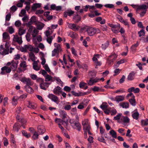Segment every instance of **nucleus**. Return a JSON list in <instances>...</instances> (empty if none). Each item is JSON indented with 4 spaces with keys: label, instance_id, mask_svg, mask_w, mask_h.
Instances as JSON below:
<instances>
[{
    "label": "nucleus",
    "instance_id": "obj_1",
    "mask_svg": "<svg viewBox=\"0 0 148 148\" xmlns=\"http://www.w3.org/2000/svg\"><path fill=\"white\" fill-rule=\"evenodd\" d=\"M86 31L88 34L90 36H93L96 33H99L100 32V30L97 28L89 27L87 28Z\"/></svg>",
    "mask_w": 148,
    "mask_h": 148
},
{
    "label": "nucleus",
    "instance_id": "obj_2",
    "mask_svg": "<svg viewBox=\"0 0 148 148\" xmlns=\"http://www.w3.org/2000/svg\"><path fill=\"white\" fill-rule=\"evenodd\" d=\"M131 6L134 9H136V11H138L139 10H143L144 11H147V9L148 8V3H147V5L143 4L142 5H138L132 4Z\"/></svg>",
    "mask_w": 148,
    "mask_h": 148
},
{
    "label": "nucleus",
    "instance_id": "obj_3",
    "mask_svg": "<svg viewBox=\"0 0 148 148\" xmlns=\"http://www.w3.org/2000/svg\"><path fill=\"white\" fill-rule=\"evenodd\" d=\"M1 74L2 75H4L5 73H10L12 71V69L10 67L7 66H4L1 68Z\"/></svg>",
    "mask_w": 148,
    "mask_h": 148
},
{
    "label": "nucleus",
    "instance_id": "obj_4",
    "mask_svg": "<svg viewBox=\"0 0 148 148\" xmlns=\"http://www.w3.org/2000/svg\"><path fill=\"white\" fill-rule=\"evenodd\" d=\"M117 56L115 53L109 56L108 58V63L109 64H111L115 60L117 57Z\"/></svg>",
    "mask_w": 148,
    "mask_h": 148
},
{
    "label": "nucleus",
    "instance_id": "obj_5",
    "mask_svg": "<svg viewBox=\"0 0 148 148\" xmlns=\"http://www.w3.org/2000/svg\"><path fill=\"white\" fill-rule=\"evenodd\" d=\"M20 80L24 83H25L26 85L25 86L31 85V82L30 79L27 78L25 77H23L20 79Z\"/></svg>",
    "mask_w": 148,
    "mask_h": 148
},
{
    "label": "nucleus",
    "instance_id": "obj_6",
    "mask_svg": "<svg viewBox=\"0 0 148 148\" xmlns=\"http://www.w3.org/2000/svg\"><path fill=\"white\" fill-rule=\"evenodd\" d=\"M18 61H15L13 60L12 61V64L10 66V68L12 69V71H15L17 68V65L18 64Z\"/></svg>",
    "mask_w": 148,
    "mask_h": 148
},
{
    "label": "nucleus",
    "instance_id": "obj_7",
    "mask_svg": "<svg viewBox=\"0 0 148 148\" xmlns=\"http://www.w3.org/2000/svg\"><path fill=\"white\" fill-rule=\"evenodd\" d=\"M48 97L51 99L52 101L58 104L57 101L58 100V97L52 94H49L48 95Z\"/></svg>",
    "mask_w": 148,
    "mask_h": 148
},
{
    "label": "nucleus",
    "instance_id": "obj_8",
    "mask_svg": "<svg viewBox=\"0 0 148 148\" xmlns=\"http://www.w3.org/2000/svg\"><path fill=\"white\" fill-rule=\"evenodd\" d=\"M76 14H75L73 18V19L75 23H78L80 21L81 19V17L76 13Z\"/></svg>",
    "mask_w": 148,
    "mask_h": 148
},
{
    "label": "nucleus",
    "instance_id": "obj_9",
    "mask_svg": "<svg viewBox=\"0 0 148 148\" xmlns=\"http://www.w3.org/2000/svg\"><path fill=\"white\" fill-rule=\"evenodd\" d=\"M37 129L38 132L40 134H43L45 131V127L42 125L38 126L37 127Z\"/></svg>",
    "mask_w": 148,
    "mask_h": 148
},
{
    "label": "nucleus",
    "instance_id": "obj_10",
    "mask_svg": "<svg viewBox=\"0 0 148 148\" xmlns=\"http://www.w3.org/2000/svg\"><path fill=\"white\" fill-rule=\"evenodd\" d=\"M71 126L77 130L79 131L81 130V126L80 123H79L78 121L75 123L74 125H71Z\"/></svg>",
    "mask_w": 148,
    "mask_h": 148
},
{
    "label": "nucleus",
    "instance_id": "obj_11",
    "mask_svg": "<svg viewBox=\"0 0 148 148\" xmlns=\"http://www.w3.org/2000/svg\"><path fill=\"white\" fill-rule=\"evenodd\" d=\"M51 83L48 82H44V81L40 84V88L44 90H46V88L45 87L47 88L48 87L49 85Z\"/></svg>",
    "mask_w": 148,
    "mask_h": 148
},
{
    "label": "nucleus",
    "instance_id": "obj_12",
    "mask_svg": "<svg viewBox=\"0 0 148 148\" xmlns=\"http://www.w3.org/2000/svg\"><path fill=\"white\" fill-rule=\"evenodd\" d=\"M121 120L124 123H127L130 122V119L127 116H122L121 118Z\"/></svg>",
    "mask_w": 148,
    "mask_h": 148
},
{
    "label": "nucleus",
    "instance_id": "obj_13",
    "mask_svg": "<svg viewBox=\"0 0 148 148\" xmlns=\"http://www.w3.org/2000/svg\"><path fill=\"white\" fill-rule=\"evenodd\" d=\"M53 92L55 94L59 95L60 93L62 92L61 88L60 86H58L53 89Z\"/></svg>",
    "mask_w": 148,
    "mask_h": 148
},
{
    "label": "nucleus",
    "instance_id": "obj_14",
    "mask_svg": "<svg viewBox=\"0 0 148 148\" xmlns=\"http://www.w3.org/2000/svg\"><path fill=\"white\" fill-rule=\"evenodd\" d=\"M60 117L62 118V120H64L67 116L66 112L63 110H60L59 111Z\"/></svg>",
    "mask_w": 148,
    "mask_h": 148
},
{
    "label": "nucleus",
    "instance_id": "obj_15",
    "mask_svg": "<svg viewBox=\"0 0 148 148\" xmlns=\"http://www.w3.org/2000/svg\"><path fill=\"white\" fill-rule=\"evenodd\" d=\"M21 126L18 123H15L13 127V130L18 132L19 130L20 129Z\"/></svg>",
    "mask_w": 148,
    "mask_h": 148
},
{
    "label": "nucleus",
    "instance_id": "obj_16",
    "mask_svg": "<svg viewBox=\"0 0 148 148\" xmlns=\"http://www.w3.org/2000/svg\"><path fill=\"white\" fill-rule=\"evenodd\" d=\"M135 74V73L134 72L130 73L128 76L127 79L130 81L133 80L134 79Z\"/></svg>",
    "mask_w": 148,
    "mask_h": 148
},
{
    "label": "nucleus",
    "instance_id": "obj_17",
    "mask_svg": "<svg viewBox=\"0 0 148 148\" xmlns=\"http://www.w3.org/2000/svg\"><path fill=\"white\" fill-rule=\"evenodd\" d=\"M27 106L28 108H30L35 109L37 107V105L36 104L32 103L29 101Z\"/></svg>",
    "mask_w": 148,
    "mask_h": 148
},
{
    "label": "nucleus",
    "instance_id": "obj_18",
    "mask_svg": "<svg viewBox=\"0 0 148 148\" xmlns=\"http://www.w3.org/2000/svg\"><path fill=\"white\" fill-rule=\"evenodd\" d=\"M41 6V4L40 3H36L33 4L32 7V9L34 11H35L37 8H39Z\"/></svg>",
    "mask_w": 148,
    "mask_h": 148
},
{
    "label": "nucleus",
    "instance_id": "obj_19",
    "mask_svg": "<svg viewBox=\"0 0 148 148\" xmlns=\"http://www.w3.org/2000/svg\"><path fill=\"white\" fill-rule=\"evenodd\" d=\"M45 77V81L46 82L51 81V82H53L54 81L53 79V77L49 74H47Z\"/></svg>",
    "mask_w": 148,
    "mask_h": 148
},
{
    "label": "nucleus",
    "instance_id": "obj_20",
    "mask_svg": "<svg viewBox=\"0 0 148 148\" xmlns=\"http://www.w3.org/2000/svg\"><path fill=\"white\" fill-rule=\"evenodd\" d=\"M124 97L123 95H119L115 97L116 101L118 102L123 101L124 99Z\"/></svg>",
    "mask_w": 148,
    "mask_h": 148
},
{
    "label": "nucleus",
    "instance_id": "obj_21",
    "mask_svg": "<svg viewBox=\"0 0 148 148\" xmlns=\"http://www.w3.org/2000/svg\"><path fill=\"white\" fill-rule=\"evenodd\" d=\"M109 45V42L108 41H107L104 43L102 44L101 46L102 49L105 50L108 47Z\"/></svg>",
    "mask_w": 148,
    "mask_h": 148
},
{
    "label": "nucleus",
    "instance_id": "obj_22",
    "mask_svg": "<svg viewBox=\"0 0 148 148\" xmlns=\"http://www.w3.org/2000/svg\"><path fill=\"white\" fill-rule=\"evenodd\" d=\"M139 114L138 112H135L132 114V116L133 118L136 120H137L139 117Z\"/></svg>",
    "mask_w": 148,
    "mask_h": 148
},
{
    "label": "nucleus",
    "instance_id": "obj_23",
    "mask_svg": "<svg viewBox=\"0 0 148 148\" xmlns=\"http://www.w3.org/2000/svg\"><path fill=\"white\" fill-rule=\"evenodd\" d=\"M109 133L113 138H117L116 133L114 130H110Z\"/></svg>",
    "mask_w": 148,
    "mask_h": 148
},
{
    "label": "nucleus",
    "instance_id": "obj_24",
    "mask_svg": "<svg viewBox=\"0 0 148 148\" xmlns=\"http://www.w3.org/2000/svg\"><path fill=\"white\" fill-rule=\"evenodd\" d=\"M25 49H26L27 52V49L30 51H32L33 50L34 47L32 45H25Z\"/></svg>",
    "mask_w": 148,
    "mask_h": 148
},
{
    "label": "nucleus",
    "instance_id": "obj_25",
    "mask_svg": "<svg viewBox=\"0 0 148 148\" xmlns=\"http://www.w3.org/2000/svg\"><path fill=\"white\" fill-rule=\"evenodd\" d=\"M3 38L4 40L10 39V36L8 33L5 32L3 34Z\"/></svg>",
    "mask_w": 148,
    "mask_h": 148
},
{
    "label": "nucleus",
    "instance_id": "obj_26",
    "mask_svg": "<svg viewBox=\"0 0 148 148\" xmlns=\"http://www.w3.org/2000/svg\"><path fill=\"white\" fill-rule=\"evenodd\" d=\"M30 86H25V88L26 91L30 93H31L33 92V90L31 87H30Z\"/></svg>",
    "mask_w": 148,
    "mask_h": 148
},
{
    "label": "nucleus",
    "instance_id": "obj_27",
    "mask_svg": "<svg viewBox=\"0 0 148 148\" xmlns=\"http://www.w3.org/2000/svg\"><path fill=\"white\" fill-rule=\"evenodd\" d=\"M29 56L32 61H34L36 59V57L33 52H31L29 53Z\"/></svg>",
    "mask_w": 148,
    "mask_h": 148
},
{
    "label": "nucleus",
    "instance_id": "obj_28",
    "mask_svg": "<svg viewBox=\"0 0 148 148\" xmlns=\"http://www.w3.org/2000/svg\"><path fill=\"white\" fill-rule=\"evenodd\" d=\"M38 136L39 135L37 132L35 131L34 132L32 137L34 140H36L38 139Z\"/></svg>",
    "mask_w": 148,
    "mask_h": 148
},
{
    "label": "nucleus",
    "instance_id": "obj_29",
    "mask_svg": "<svg viewBox=\"0 0 148 148\" xmlns=\"http://www.w3.org/2000/svg\"><path fill=\"white\" fill-rule=\"evenodd\" d=\"M79 27L78 26L77 27L76 25L74 24H71L70 26V28L73 30L75 31L76 30H78L79 29Z\"/></svg>",
    "mask_w": 148,
    "mask_h": 148
},
{
    "label": "nucleus",
    "instance_id": "obj_30",
    "mask_svg": "<svg viewBox=\"0 0 148 148\" xmlns=\"http://www.w3.org/2000/svg\"><path fill=\"white\" fill-rule=\"evenodd\" d=\"M26 30L23 29L21 28H19L18 30V34L20 36H21L25 33Z\"/></svg>",
    "mask_w": 148,
    "mask_h": 148
},
{
    "label": "nucleus",
    "instance_id": "obj_31",
    "mask_svg": "<svg viewBox=\"0 0 148 148\" xmlns=\"http://www.w3.org/2000/svg\"><path fill=\"white\" fill-rule=\"evenodd\" d=\"M106 8H114V5L112 4H107L105 5L104 6Z\"/></svg>",
    "mask_w": 148,
    "mask_h": 148
},
{
    "label": "nucleus",
    "instance_id": "obj_32",
    "mask_svg": "<svg viewBox=\"0 0 148 148\" xmlns=\"http://www.w3.org/2000/svg\"><path fill=\"white\" fill-rule=\"evenodd\" d=\"M139 44L137 42L136 44L132 45V46L131 49L132 51H135L136 50V48L137 47Z\"/></svg>",
    "mask_w": 148,
    "mask_h": 148
},
{
    "label": "nucleus",
    "instance_id": "obj_33",
    "mask_svg": "<svg viewBox=\"0 0 148 148\" xmlns=\"http://www.w3.org/2000/svg\"><path fill=\"white\" fill-rule=\"evenodd\" d=\"M121 36L123 38V40H122V42L124 44L126 43L127 41V37L125 36L124 34H122Z\"/></svg>",
    "mask_w": 148,
    "mask_h": 148
},
{
    "label": "nucleus",
    "instance_id": "obj_34",
    "mask_svg": "<svg viewBox=\"0 0 148 148\" xmlns=\"http://www.w3.org/2000/svg\"><path fill=\"white\" fill-rule=\"evenodd\" d=\"M92 90L94 92H98L99 91H101V89L99 87L97 86H94L93 88H92Z\"/></svg>",
    "mask_w": 148,
    "mask_h": 148
},
{
    "label": "nucleus",
    "instance_id": "obj_35",
    "mask_svg": "<svg viewBox=\"0 0 148 148\" xmlns=\"http://www.w3.org/2000/svg\"><path fill=\"white\" fill-rule=\"evenodd\" d=\"M141 123L142 125H148V119H146L145 120H142Z\"/></svg>",
    "mask_w": 148,
    "mask_h": 148
},
{
    "label": "nucleus",
    "instance_id": "obj_36",
    "mask_svg": "<svg viewBox=\"0 0 148 148\" xmlns=\"http://www.w3.org/2000/svg\"><path fill=\"white\" fill-rule=\"evenodd\" d=\"M53 39V36H50L47 37V41L49 44H51L52 43V40Z\"/></svg>",
    "mask_w": 148,
    "mask_h": 148
},
{
    "label": "nucleus",
    "instance_id": "obj_37",
    "mask_svg": "<svg viewBox=\"0 0 148 148\" xmlns=\"http://www.w3.org/2000/svg\"><path fill=\"white\" fill-rule=\"evenodd\" d=\"M10 140L11 143L13 144L14 145H16V141L14 137V136L12 134H11V135Z\"/></svg>",
    "mask_w": 148,
    "mask_h": 148
},
{
    "label": "nucleus",
    "instance_id": "obj_38",
    "mask_svg": "<svg viewBox=\"0 0 148 148\" xmlns=\"http://www.w3.org/2000/svg\"><path fill=\"white\" fill-rule=\"evenodd\" d=\"M122 114L121 113H119L116 116H115L114 118V120H116L121 119V116H122Z\"/></svg>",
    "mask_w": 148,
    "mask_h": 148
},
{
    "label": "nucleus",
    "instance_id": "obj_39",
    "mask_svg": "<svg viewBox=\"0 0 148 148\" xmlns=\"http://www.w3.org/2000/svg\"><path fill=\"white\" fill-rule=\"evenodd\" d=\"M138 34L139 35V36L141 37V36L145 35V32L144 29H142L140 31L138 32Z\"/></svg>",
    "mask_w": 148,
    "mask_h": 148
},
{
    "label": "nucleus",
    "instance_id": "obj_40",
    "mask_svg": "<svg viewBox=\"0 0 148 148\" xmlns=\"http://www.w3.org/2000/svg\"><path fill=\"white\" fill-rule=\"evenodd\" d=\"M129 101L130 103L131 104L132 106H135L136 105L135 99H129Z\"/></svg>",
    "mask_w": 148,
    "mask_h": 148
},
{
    "label": "nucleus",
    "instance_id": "obj_41",
    "mask_svg": "<svg viewBox=\"0 0 148 148\" xmlns=\"http://www.w3.org/2000/svg\"><path fill=\"white\" fill-rule=\"evenodd\" d=\"M93 138L92 136H89L87 140L90 143L88 144V145H90V144L93 143Z\"/></svg>",
    "mask_w": 148,
    "mask_h": 148
},
{
    "label": "nucleus",
    "instance_id": "obj_42",
    "mask_svg": "<svg viewBox=\"0 0 148 148\" xmlns=\"http://www.w3.org/2000/svg\"><path fill=\"white\" fill-rule=\"evenodd\" d=\"M30 21L33 23H36L37 22L36 16H32L30 18Z\"/></svg>",
    "mask_w": 148,
    "mask_h": 148
},
{
    "label": "nucleus",
    "instance_id": "obj_43",
    "mask_svg": "<svg viewBox=\"0 0 148 148\" xmlns=\"http://www.w3.org/2000/svg\"><path fill=\"white\" fill-rule=\"evenodd\" d=\"M121 106L123 108H129V104L128 103H123L122 105Z\"/></svg>",
    "mask_w": 148,
    "mask_h": 148
},
{
    "label": "nucleus",
    "instance_id": "obj_44",
    "mask_svg": "<svg viewBox=\"0 0 148 148\" xmlns=\"http://www.w3.org/2000/svg\"><path fill=\"white\" fill-rule=\"evenodd\" d=\"M54 45L55 47H56V48L54 49H56V50L59 51L61 48L60 44L55 43L54 44Z\"/></svg>",
    "mask_w": 148,
    "mask_h": 148
},
{
    "label": "nucleus",
    "instance_id": "obj_45",
    "mask_svg": "<svg viewBox=\"0 0 148 148\" xmlns=\"http://www.w3.org/2000/svg\"><path fill=\"white\" fill-rule=\"evenodd\" d=\"M66 11L67 13V14H68V15L70 16H71L74 12L73 11L71 10H67Z\"/></svg>",
    "mask_w": 148,
    "mask_h": 148
},
{
    "label": "nucleus",
    "instance_id": "obj_46",
    "mask_svg": "<svg viewBox=\"0 0 148 148\" xmlns=\"http://www.w3.org/2000/svg\"><path fill=\"white\" fill-rule=\"evenodd\" d=\"M12 104L13 105L15 106L16 105L17 103V100L16 98L15 97H14L12 99Z\"/></svg>",
    "mask_w": 148,
    "mask_h": 148
},
{
    "label": "nucleus",
    "instance_id": "obj_47",
    "mask_svg": "<svg viewBox=\"0 0 148 148\" xmlns=\"http://www.w3.org/2000/svg\"><path fill=\"white\" fill-rule=\"evenodd\" d=\"M20 66L21 67L24 68L27 67V66L26 64V62L25 61L22 62L20 64Z\"/></svg>",
    "mask_w": 148,
    "mask_h": 148
},
{
    "label": "nucleus",
    "instance_id": "obj_48",
    "mask_svg": "<svg viewBox=\"0 0 148 148\" xmlns=\"http://www.w3.org/2000/svg\"><path fill=\"white\" fill-rule=\"evenodd\" d=\"M83 130L84 131H86V132L89 130H90V125H88L87 126H85L83 127Z\"/></svg>",
    "mask_w": 148,
    "mask_h": 148
},
{
    "label": "nucleus",
    "instance_id": "obj_49",
    "mask_svg": "<svg viewBox=\"0 0 148 148\" xmlns=\"http://www.w3.org/2000/svg\"><path fill=\"white\" fill-rule=\"evenodd\" d=\"M21 23L20 21L18 20L16 21L14 23L15 26L17 27H18L21 25Z\"/></svg>",
    "mask_w": 148,
    "mask_h": 148
},
{
    "label": "nucleus",
    "instance_id": "obj_50",
    "mask_svg": "<svg viewBox=\"0 0 148 148\" xmlns=\"http://www.w3.org/2000/svg\"><path fill=\"white\" fill-rule=\"evenodd\" d=\"M97 139L100 142H101L104 143H106L105 141V139L102 136H101V137H98Z\"/></svg>",
    "mask_w": 148,
    "mask_h": 148
},
{
    "label": "nucleus",
    "instance_id": "obj_51",
    "mask_svg": "<svg viewBox=\"0 0 148 148\" xmlns=\"http://www.w3.org/2000/svg\"><path fill=\"white\" fill-rule=\"evenodd\" d=\"M9 51L8 49H3L2 51L3 53H1V55H5L8 54L9 53Z\"/></svg>",
    "mask_w": 148,
    "mask_h": 148
},
{
    "label": "nucleus",
    "instance_id": "obj_52",
    "mask_svg": "<svg viewBox=\"0 0 148 148\" xmlns=\"http://www.w3.org/2000/svg\"><path fill=\"white\" fill-rule=\"evenodd\" d=\"M45 25L44 24L41 23V24L38 25L37 26V29L39 30H41L44 27Z\"/></svg>",
    "mask_w": 148,
    "mask_h": 148
},
{
    "label": "nucleus",
    "instance_id": "obj_53",
    "mask_svg": "<svg viewBox=\"0 0 148 148\" xmlns=\"http://www.w3.org/2000/svg\"><path fill=\"white\" fill-rule=\"evenodd\" d=\"M44 68L48 73H49L51 72L47 64H45Z\"/></svg>",
    "mask_w": 148,
    "mask_h": 148
},
{
    "label": "nucleus",
    "instance_id": "obj_54",
    "mask_svg": "<svg viewBox=\"0 0 148 148\" xmlns=\"http://www.w3.org/2000/svg\"><path fill=\"white\" fill-rule=\"evenodd\" d=\"M87 84L83 82H81L79 84V87L81 88H83Z\"/></svg>",
    "mask_w": 148,
    "mask_h": 148
},
{
    "label": "nucleus",
    "instance_id": "obj_55",
    "mask_svg": "<svg viewBox=\"0 0 148 148\" xmlns=\"http://www.w3.org/2000/svg\"><path fill=\"white\" fill-rule=\"evenodd\" d=\"M71 114L73 115L75 114L77 112L76 107L72 108L71 110Z\"/></svg>",
    "mask_w": 148,
    "mask_h": 148
},
{
    "label": "nucleus",
    "instance_id": "obj_56",
    "mask_svg": "<svg viewBox=\"0 0 148 148\" xmlns=\"http://www.w3.org/2000/svg\"><path fill=\"white\" fill-rule=\"evenodd\" d=\"M101 29L103 31H106L107 30V27L106 25H103L101 26Z\"/></svg>",
    "mask_w": 148,
    "mask_h": 148
},
{
    "label": "nucleus",
    "instance_id": "obj_57",
    "mask_svg": "<svg viewBox=\"0 0 148 148\" xmlns=\"http://www.w3.org/2000/svg\"><path fill=\"white\" fill-rule=\"evenodd\" d=\"M16 41L19 44H21L22 43L23 41L22 40L21 37L20 38L19 37L17 36L16 37Z\"/></svg>",
    "mask_w": 148,
    "mask_h": 148
},
{
    "label": "nucleus",
    "instance_id": "obj_58",
    "mask_svg": "<svg viewBox=\"0 0 148 148\" xmlns=\"http://www.w3.org/2000/svg\"><path fill=\"white\" fill-rule=\"evenodd\" d=\"M40 72H41V73L42 75L45 77L47 74H48L47 72L44 70H41Z\"/></svg>",
    "mask_w": 148,
    "mask_h": 148
},
{
    "label": "nucleus",
    "instance_id": "obj_59",
    "mask_svg": "<svg viewBox=\"0 0 148 148\" xmlns=\"http://www.w3.org/2000/svg\"><path fill=\"white\" fill-rule=\"evenodd\" d=\"M64 89L66 92H69L71 90V88L68 86H66L64 87Z\"/></svg>",
    "mask_w": 148,
    "mask_h": 148
},
{
    "label": "nucleus",
    "instance_id": "obj_60",
    "mask_svg": "<svg viewBox=\"0 0 148 148\" xmlns=\"http://www.w3.org/2000/svg\"><path fill=\"white\" fill-rule=\"evenodd\" d=\"M9 32L10 34H13L14 32V30L12 27H8Z\"/></svg>",
    "mask_w": 148,
    "mask_h": 148
},
{
    "label": "nucleus",
    "instance_id": "obj_61",
    "mask_svg": "<svg viewBox=\"0 0 148 148\" xmlns=\"http://www.w3.org/2000/svg\"><path fill=\"white\" fill-rule=\"evenodd\" d=\"M11 17V14L9 13L7 14L5 17V20L6 21H10Z\"/></svg>",
    "mask_w": 148,
    "mask_h": 148
},
{
    "label": "nucleus",
    "instance_id": "obj_62",
    "mask_svg": "<svg viewBox=\"0 0 148 148\" xmlns=\"http://www.w3.org/2000/svg\"><path fill=\"white\" fill-rule=\"evenodd\" d=\"M108 105L102 104L101 105L100 107L103 110H104L108 108Z\"/></svg>",
    "mask_w": 148,
    "mask_h": 148
},
{
    "label": "nucleus",
    "instance_id": "obj_63",
    "mask_svg": "<svg viewBox=\"0 0 148 148\" xmlns=\"http://www.w3.org/2000/svg\"><path fill=\"white\" fill-rule=\"evenodd\" d=\"M71 105H66L64 106V108L65 110H69L71 108Z\"/></svg>",
    "mask_w": 148,
    "mask_h": 148
},
{
    "label": "nucleus",
    "instance_id": "obj_64",
    "mask_svg": "<svg viewBox=\"0 0 148 148\" xmlns=\"http://www.w3.org/2000/svg\"><path fill=\"white\" fill-rule=\"evenodd\" d=\"M125 75H123L121 78L120 79L119 82L120 83H123L125 81Z\"/></svg>",
    "mask_w": 148,
    "mask_h": 148
}]
</instances>
